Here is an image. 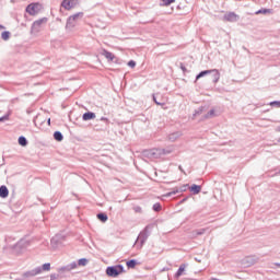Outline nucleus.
<instances>
[{
	"instance_id": "obj_1",
	"label": "nucleus",
	"mask_w": 280,
	"mask_h": 280,
	"mask_svg": "<svg viewBox=\"0 0 280 280\" xmlns=\"http://www.w3.org/2000/svg\"><path fill=\"white\" fill-rule=\"evenodd\" d=\"M49 270H51V264L45 262L39 267H36L28 271H25L24 276L31 280V279H33V277H36V275H40V272H49Z\"/></svg>"
},
{
	"instance_id": "obj_2",
	"label": "nucleus",
	"mask_w": 280,
	"mask_h": 280,
	"mask_svg": "<svg viewBox=\"0 0 280 280\" xmlns=\"http://www.w3.org/2000/svg\"><path fill=\"white\" fill-rule=\"evenodd\" d=\"M124 272H126V269L121 264L108 266L105 270L106 276L112 279H117V277H119V275H124Z\"/></svg>"
},
{
	"instance_id": "obj_3",
	"label": "nucleus",
	"mask_w": 280,
	"mask_h": 280,
	"mask_svg": "<svg viewBox=\"0 0 280 280\" xmlns=\"http://www.w3.org/2000/svg\"><path fill=\"white\" fill-rule=\"evenodd\" d=\"M43 10V5L40 2H32L25 8V12L30 14V16H36L38 12Z\"/></svg>"
},
{
	"instance_id": "obj_4",
	"label": "nucleus",
	"mask_w": 280,
	"mask_h": 280,
	"mask_svg": "<svg viewBox=\"0 0 280 280\" xmlns=\"http://www.w3.org/2000/svg\"><path fill=\"white\" fill-rule=\"evenodd\" d=\"M65 240H67V235L62 233L56 234L50 240V246L52 248H58L59 246H62L65 244Z\"/></svg>"
},
{
	"instance_id": "obj_5",
	"label": "nucleus",
	"mask_w": 280,
	"mask_h": 280,
	"mask_svg": "<svg viewBox=\"0 0 280 280\" xmlns=\"http://www.w3.org/2000/svg\"><path fill=\"white\" fill-rule=\"evenodd\" d=\"M82 16H84V12H78L70 15L67 19V23H66L67 30H72V27H75V21H78V19H82Z\"/></svg>"
},
{
	"instance_id": "obj_6",
	"label": "nucleus",
	"mask_w": 280,
	"mask_h": 280,
	"mask_svg": "<svg viewBox=\"0 0 280 280\" xmlns=\"http://www.w3.org/2000/svg\"><path fill=\"white\" fill-rule=\"evenodd\" d=\"M152 231H154V223L148 224L142 231H141V246L148 242V237L152 235Z\"/></svg>"
},
{
	"instance_id": "obj_7",
	"label": "nucleus",
	"mask_w": 280,
	"mask_h": 280,
	"mask_svg": "<svg viewBox=\"0 0 280 280\" xmlns=\"http://www.w3.org/2000/svg\"><path fill=\"white\" fill-rule=\"evenodd\" d=\"M187 189H189V184H184L179 187H175L173 188L172 191L166 192L164 195L165 198H172V196H176V194H184V191H187Z\"/></svg>"
},
{
	"instance_id": "obj_8",
	"label": "nucleus",
	"mask_w": 280,
	"mask_h": 280,
	"mask_svg": "<svg viewBox=\"0 0 280 280\" xmlns=\"http://www.w3.org/2000/svg\"><path fill=\"white\" fill-rule=\"evenodd\" d=\"M255 264H257L256 256H247L241 260L243 268H250V266H255Z\"/></svg>"
},
{
	"instance_id": "obj_9",
	"label": "nucleus",
	"mask_w": 280,
	"mask_h": 280,
	"mask_svg": "<svg viewBox=\"0 0 280 280\" xmlns=\"http://www.w3.org/2000/svg\"><path fill=\"white\" fill-rule=\"evenodd\" d=\"M101 54L108 60V62H116V65L119 62V59L116 58V56L113 52L106 49H103Z\"/></svg>"
},
{
	"instance_id": "obj_10",
	"label": "nucleus",
	"mask_w": 280,
	"mask_h": 280,
	"mask_svg": "<svg viewBox=\"0 0 280 280\" xmlns=\"http://www.w3.org/2000/svg\"><path fill=\"white\" fill-rule=\"evenodd\" d=\"M223 19L229 23H237V21H240V15H237L235 12H229L224 14Z\"/></svg>"
},
{
	"instance_id": "obj_11",
	"label": "nucleus",
	"mask_w": 280,
	"mask_h": 280,
	"mask_svg": "<svg viewBox=\"0 0 280 280\" xmlns=\"http://www.w3.org/2000/svg\"><path fill=\"white\" fill-rule=\"evenodd\" d=\"M43 23H47V18H42L39 20H36L33 22L32 27H31V32H38V30L40 28V25H43Z\"/></svg>"
},
{
	"instance_id": "obj_12",
	"label": "nucleus",
	"mask_w": 280,
	"mask_h": 280,
	"mask_svg": "<svg viewBox=\"0 0 280 280\" xmlns=\"http://www.w3.org/2000/svg\"><path fill=\"white\" fill-rule=\"evenodd\" d=\"M180 137H183V133L180 131H175L173 133H170L167 139L168 141H171V143H174V141L180 139Z\"/></svg>"
},
{
	"instance_id": "obj_13",
	"label": "nucleus",
	"mask_w": 280,
	"mask_h": 280,
	"mask_svg": "<svg viewBox=\"0 0 280 280\" xmlns=\"http://www.w3.org/2000/svg\"><path fill=\"white\" fill-rule=\"evenodd\" d=\"M95 119V112H85L83 115H82V120L83 121H91Z\"/></svg>"
},
{
	"instance_id": "obj_14",
	"label": "nucleus",
	"mask_w": 280,
	"mask_h": 280,
	"mask_svg": "<svg viewBox=\"0 0 280 280\" xmlns=\"http://www.w3.org/2000/svg\"><path fill=\"white\" fill-rule=\"evenodd\" d=\"M10 196V190L8 189V186L1 185L0 186V198H8Z\"/></svg>"
},
{
	"instance_id": "obj_15",
	"label": "nucleus",
	"mask_w": 280,
	"mask_h": 280,
	"mask_svg": "<svg viewBox=\"0 0 280 280\" xmlns=\"http://www.w3.org/2000/svg\"><path fill=\"white\" fill-rule=\"evenodd\" d=\"M210 71L212 73V82L218 84V82H220V71L218 69H212Z\"/></svg>"
},
{
	"instance_id": "obj_16",
	"label": "nucleus",
	"mask_w": 280,
	"mask_h": 280,
	"mask_svg": "<svg viewBox=\"0 0 280 280\" xmlns=\"http://www.w3.org/2000/svg\"><path fill=\"white\" fill-rule=\"evenodd\" d=\"M74 1L75 0H62L61 8H65V10H71Z\"/></svg>"
},
{
	"instance_id": "obj_17",
	"label": "nucleus",
	"mask_w": 280,
	"mask_h": 280,
	"mask_svg": "<svg viewBox=\"0 0 280 280\" xmlns=\"http://www.w3.org/2000/svg\"><path fill=\"white\" fill-rule=\"evenodd\" d=\"M18 143L19 145H21L22 148H27L30 141L27 140V138L25 136H20L18 138Z\"/></svg>"
},
{
	"instance_id": "obj_18",
	"label": "nucleus",
	"mask_w": 280,
	"mask_h": 280,
	"mask_svg": "<svg viewBox=\"0 0 280 280\" xmlns=\"http://www.w3.org/2000/svg\"><path fill=\"white\" fill-rule=\"evenodd\" d=\"M126 266H127L128 270H131V269L137 268V266H139V262L137 259H129L126 261Z\"/></svg>"
},
{
	"instance_id": "obj_19",
	"label": "nucleus",
	"mask_w": 280,
	"mask_h": 280,
	"mask_svg": "<svg viewBox=\"0 0 280 280\" xmlns=\"http://www.w3.org/2000/svg\"><path fill=\"white\" fill-rule=\"evenodd\" d=\"M141 154L142 156H147L148 159H154L156 156L154 150H142Z\"/></svg>"
},
{
	"instance_id": "obj_20",
	"label": "nucleus",
	"mask_w": 280,
	"mask_h": 280,
	"mask_svg": "<svg viewBox=\"0 0 280 280\" xmlns=\"http://www.w3.org/2000/svg\"><path fill=\"white\" fill-rule=\"evenodd\" d=\"M190 191L196 196L202 191V187L200 185L192 184L190 187H188Z\"/></svg>"
},
{
	"instance_id": "obj_21",
	"label": "nucleus",
	"mask_w": 280,
	"mask_h": 280,
	"mask_svg": "<svg viewBox=\"0 0 280 280\" xmlns=\"http://www.w3.org/2000/svg\"><path fill=\"white\" fill-rule=\"evenodd\" d=\"M185 268H187V265L182 264L177 271L175 272V279H178L179 277H183V272H185Z\"/></svg>"
},
{
	"instance_id": "obj_22",
	"label": "nucleus",
	"mask_w": 280,
	"mask_h": 280,
	"mask_svg": "<svg viewBox=\"0 0 280 280\" xmlns=\"http://www.w3.org/2000/svg\"><path fill=\"white\" fill-rule=\"evenodd\" d=\"M97 220H100V222H108V214H106V212H100L96 214Z\"/></svg>"
},
{
	"instance_id": "obj_23",
	"label": "nucleus",
	"mask_w": 280,
	"mask_h": 280,
	"mask_svg": "<svg viewBox=\"0 0 280 280\" xmlns=\"http://www.w3.org/2000/svg\"><path fill=\"white\" fill-rule=\"evenodd\" d=\"M55 141H63L65 140V136L60 132V131H55L52 135Z\"/></svg>"
},
{
	"instance_id": "obj_24",
	"label": "nucleus",
	"mask_w": 280,
	"mask_h": 280,
	"mask_svg": "<svg viewBox=\"0 0 280 280\" xmlns=\"http://www.w3.org/2000/svg\"><path fill=\"white\" fill-rule=\"evenodd\" d=\"M211 74V70H202L196 75V81L200 80V78H205V75Z\"/></svg>"
},
{
	"instance_id": "obj_25",
	"label": "nucleus",
	"mask_w": 280,
	"mask_h": 280,
	"mask_svg": "<svg viewBox=\"0 0 280 280\" xmlns=\"http://www.w3.org/2000/svg\"><path fill=\"white\" fill-rule=\"evenodd\" d=\"M207 233V229H200L192 231V237H198V235H205Z\"/></svg>"
},
{
	"instance_id": "obj_26",
	"label": "nucleus",
	"mask_w": 280,
	"mask_h": 280,
	"mask_svg": "<svg viewBox=\"0 0 280 280\" xmlns=\"http://www.w3.org/2000/svg\"><path fill=\"white\" fill-rule=\"evenodd\" d=\"M172 3H176V0H160V5L165 8L167 5H172Z\"/></svg>"
},
{
	"instance_id": "obj_27",
	"label": "nucleus",
	"mask_w": 280,
	"mask_h": 280,
	"mask_svg": "<svg viewBox=\"0 0 280 280\" xmlns=\"http://www.w3.org/2000/svg\"><path fill=\"white\" fill-rule=\"evenodd\" d=\"M10 36H12V33H10V31H3L1 33L2 40H10Z\"/></svg>"
},
{
	"instance_id": "obj_28",
	"label": "nucleus",
	"mask_w": 280,
	"mask_h": 280,
	"mask_svg": "<svg viewBox=\"0 0 280 280\" xmlns=\"http://www.w3.org/2000/svg\"><path fill=\"white\" fill-rule=\"evenodd\" d=\"M152 210L155 211V213H159L163 210V206L161 205V202H155L152 207Z\"/></svg>"
},
{
	"instance_id": "obj_29",
	"label": "nucleus",
	"mask_w": 280,
	"mask_h": 280,
	"mask_svg": "<svg viewBox=\"0 0 280 280\" xmlns=\"http://www.w3.org/2000/svg\"><path fill=\"white\" fill-rule=\"evenodd\" d=\"M255 14H272V9H260Z\"/></svg>"
},
{
	"instance_id": "obj_30",
	"label": "nucleus",
	"mask_w": 280,
	"mask_h": 280,
	"mask_svg": "<svg viewBox=\"0 0 280 280\" xmlns=\"http://www.w3.org/2000/svg\"><path fill=\"white\" fill-rule=\"evenodd\" d=\"M89 265V259L88 258H80L78 260V266H88Z\"/></svg>"
},
{
	"instance_id": "obj_31",
	"label": "nucleus",
	"mask_w": 280,
	"mask_h": 280,
	"mask_svg": "<svg viewBox=\"0 0 280 280\" xmlns=\"http://www.w3.org/2000/svg\"><path fill=\"white\" fill-rule=\"evenodd\" d=\"M58 272H71V267H69V265H66L61 268L58 269Z\"/></svg>"
},
{
	"instance_id": "obj_32",
	"label": "nucleus",
	"mask_w": 280,
	"mask_h": 280,
	"mask_svg": "<svg viewBox=\"0 0 280 280\" xmlns=\"http://www.w3.org/2000/svg\"><path fill=\"white\" fill-rule=\"evenodd\" d=\"M10 120V113L3 115L0 117V124H3L5 121Z\"/></svg>"
},
{
	"instance_id": "obj_33",
	"label": "nucleus",
	"mask_w": 280,
	"mask_h": 280,
	"mask_svg": "<svg viewBox=\"0 0 280 280\" xmlns=\"http://www.w3.org/2000/svg\"><path fill=\"white\" fill-rule=\"evenodd\" d=\"M215 115V109H210L209 113H207L203 117L205 119H209Z\"/></svg>"
},
{
	"instance_id": "obj_34",
	"label": "nucleus",
	"mask_w": 280,
	"mask_h": 280,
	"mask_svg": "<svg viewBox=\"0 0 280 280\" xmlns=\"http://www.w3.org/2000/svg\"><path fill=\"white\" fill-rule=\"evenodd\" d=\"M127 65L130 67V69H135L137 67V61L131 59L127 62Z\"/></svg>"
},
{
	"instance_id": "obj_35",
	"label": "nucleus",
	"mask_w": 280,
	"mask_h": 280,
	"mask_svg": "<svg viewBox=\"0 0 280 280\" xmlns=\"http://www.w3.org/2000/svg\"><path fill=\"white\" fill-rule=\"evenodd\" d=\"M68 266L70 267V270H75V268H78V262H75V261H72V262H70V264H68Z\"/></svg>"
},
{
	"instance_id": "obj_36",
	"label": "nucleus",
	"mask_w": 280,
	"mask_h": 280,
	"mask_svg": "<svg viewBox=\"0 0 280 280\" xmlns=\"http://www.w3.org/2000/svg\"><path fill=\"white\" fill-rule=\"evenodd\" d=\"M135 246H141V232L138 234Z\"/></svg>"
},
{
	"instance_id": "obj_37",
	"label": "nucleus",
	"mask_w": 280,
	"mask_h": 280,
	"mask_svg": "<svg viewBox=\"0 0 280 280\" xmlns=\"http://www.w3.org/2000/svg\"><path fill=\"white\" fill-rule=\"evenodd\" d=\"M269 106H276L277 108H280V101H272L269 103Z\"/></svg>"
},
{
	"instance_id": "obj_38",
	"label": "nucleus",
	"mask_w": 280,
	"mask_h": 280,
	"mask_svg": "<svg viewBox=\"0 0 280 280\" xmlns=\"http://www.w3.org/2000/svg\"><path fill=\"white\" fill-rule=\"evenodd\" d=\"M153 102H154L158 106H163V104H165V103L159 102V100H156V96H155V95H153Z\"/></svg>"
},
{
	"instance_id": "obj_39",
	"label": "nucleus",
	"mask_w": 280,
	"mask_h": 280,
	"mask_svg": "<svg viewBox=\"0 0 280 280\" xmlns=\"http://www.w3.org/2000/svg\"><path fill=\"white\" fill-rule=\"evenodd\" d=\"M60 278V273H52L50 275V280H56Z\"/></svg>"
},
{
	"instance_id": "obj_40",
	"label": "nucleus",
	"mask_w": 280,
	"mask_h": 280,
	"mask_svg": "<svg viewBox=\"0 0 280 280\" xmlns=\"http://www.w3.org/2000/svg\"><path fill=\"white\" fill-rule=\"evenodd\" d=\"M133 210L136 211V213H141V207L139 206L133 207Z\"/></svg>"
},
{
	"instance_id": "obj_41",
	"label": "nucleus",
	"mask_w": 280,
	"mask_h": 280,
	"mask_svg": "<svg viewBox=\"0 0 280 280\" xmlns=\"http://www.w3.org/2000/svg\"><path fill=\"white\" fill-rule=\"evenodd\" d=\"M188 198H189V197H185L184 199H182V200L179 201V205H184V202H187Z\"/></svg>"
},
{
	"instance_id": "obj_42",
	"label": "nucleus",
	"mask_w": 280,
	"mask_h": 280,
	"mask_svg": "<svg viewBox=\"0 0 280 280\" xmlns=\"http://www.w3.org/2000/svg\"><path fill=\"white\" fill-rule=\"evenodd\" d=\"M180 69H182V71H187V68L185 67V65L184 63H180Z\"/></svg>"
},
{
	"instance_id": "obj_43",
	"label": "nucleus",
	"mask_w": 280,
	"mask_h": 280,
	"mask_svg": "<svg viewBox=\"0 0 280 280\" xmlns=\"http://www.w3.org/2000/svg\"><path fill=\"white\" fill-rule=\"evenodd\" d=\"M200 114H202V107L195 112V115H200Z\"/></svg>"
},
{
	"instance_id": "obj_44",
	"label": "nucleus",
	"mask_w": 280,
	"mask_h": 280,
	"mask_svg": "<svg viewBox=\"0 0 280 280\" xmlns=\"http://www.w3.org/2000/svg\"><path fill=\"white\" fill-rule=\"evenodd\" d=\"M101 121H106V124H108V118H106V117H101Z\"/></svg>"
},
{
	"instance_id": "obj_45",
	"label": "nucleus",
	"mask_w": 280,
	"mask_h": 280,
	"mask_svg": "<svg viewBox=\"0 0 280 280\" xmlns=\"http://www.w3.org/2000/svg\"><path fill=\"white\" fill-rule=\"evenodd\" d=\"M1 30H5V26L3 24H0V32Z\"/></svg>"
},
{
	"instance_id": "obj_46",
	"label": "nucleus",
	"mask_w": 280,
	"mask_h": 280,
	"mask_svg": "<svg viewBox=\"0 0 280 280\" xmlns=\"http://www.w3.org/2000/svg\"><path fill=\"white\" fill-rule=\"evenodd\" d=\"M47 124L48 126L51 124V118H48Z\"/></svg>"
},
{
	"instance_id": "obj_47",
	"label": "nucleus",
	"mask_w": 280,
	"mask_h": 280,
	"mask_svg": "<svg viewBox=\"0 0 280 280\" xmlns=\"http://www.w3.org/2000/svg\"><path fill=\"white\" fill-rule=\"evenodd\" d=\"M275 266H276L277 268H280V262H276Z\"/></svg>"
},
{
	"instance_id": "obj_48",
	"label": "nucleus",
	"mask_w": 280,
	"mask_h": 280,
	"mask_svg": "<svg viewBox=\"0 0 280 280\" xmlns=\"http://www.w3.org/2000/svg\"><path fill=\"white\" fill-rule=\"evenodd\" d=\"M179 171H180V172H185V171H183V166H179Z\"/></svg>"
},
{
	"instance_id": "obj_49",
	"label": "nucleus",
	"mask_w": 280,
	"mask_h": 280,
	"mask_svg": "<svg viewBox=\"0 0 280 280\" xmlns=\"http://www.w3.org/2000/svg\"><path fill=\"white\" fill-rule=\"evenodd\" d=\"M26 113L30 115V113H32V110L27 109Z\"/></svg>"
},
{
	"instance_id": "obj_50",
	"label": "nucleus",
	"mask_w": 280,
	"mask_h": 280,
	"mask_svg": "<svg viewBox=\"0 0 280 280\" xmlns=\"http://www.w3.org/2000/svg\"><path fill=\"white\" fill-rule=\"evenodd\" d=\"M197 261H198V264H200V260H199V258H195Z\"/></svg>"
},
{
	"instance_id": "obj_51",
	"label": "nucleus",
	"mask_w": 280,
	"mask_h": 280,
	"mask_svg": "<svg viewBox=\"0 0 280 280\" xmlns=\"http://www.w3.org/2000/svg\"><path fill=\"white\" fill-rule=\"evenodd\" d=\"M165 154H170V151L164 152Z\"/></svg>"
},
{
	"instance_id": "obj_52",
	"label": "nucleus",
	"mask_w": 280,
	"mask_h": 280,
	"mask_svg": "<svg viewBox=\"0 0 280 280\" xmlns=\"http://www.w3.org/2000/svg\"><path fill=\"white\" fill-rule=\"evenodd\" d=\"M143 118H145V116H142V121H143Z\"/></svg>"
},
{
	"instance_id": "obj_53",
	"label": "nucleus",
	"mask_w": 280,
	"mask_h": 280,
	"mask_svg": "<svg viewBox=\"0 0 280 280\" xmlns=\"http://www.w3.org/2000/svg\"><path fill=\"white\" fill-rule=\"evenodd\" d=\"M150 126V122L147 124V127Z\"/></svg>"
},
{
	"instance_id": "obj_54",
	"label": "nucleus",
	"mask_w": 280,
	"mask_h": 280,
	"mask_svg": "<svg viewBox=\"0 0 280 280\" xmlns=\"http://www.w3.org/2000/svg\"><path fill=\"white\" fill-rule=\"evenodd\" d=\"M278 130L280 131V126L278 127Z\"/></svg>"
},
{
	"instance_id": "obj_55",
	"label": "nucleus",
	"mask_w": 280,
	"mask_h": 280,
	"mask_svg": "<svg viewBox=\"0 0 280 280\" xmlns=\"http://www.w3.org/2000/svg\"><path fill=\"white\" fill-rule=\"evenodd\" d=\"M278 142L280 143V138H279Z\"/></svg>"
}]
</instances>
